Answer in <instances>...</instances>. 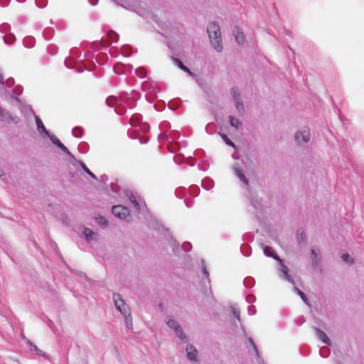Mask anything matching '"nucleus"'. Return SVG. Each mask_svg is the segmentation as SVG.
I'll use <instances>...</instances> for the list:
<instances>
[{
	"instance_id": "12",
	"label": "nucleus",
	"mask_w": 364,
	"mask_h": 364,
	"mask_svg": "<svg viewBox=\"0 0 364 364\" xmlns=\"http://www.w3.org/2000/svg\"><path fill=\"white\" fill-rule=\"evenodd\" d=\"M108 37L112 42H117L119 39V36L114 31L108 32Z\"/></svg>"
},
{
	"instance_id": "4",
	"label": "nucleus",
	"mask_w": 364,
	"mask_h": 364,
	"mask_svg": "<svg viewBox=\"0 0 364 364\" xmlns=\"http://www.w3.org/2000/svg\"><path fill=\"white\" fill-rule=\"evenodd\" d=\"M310 132L309 129H304L302 132H297L295 134V140L298 144L305 143L309 141Z\"/></svg>"
},
{
	"instance_id": "23",
	"label": "nucleus",
	"mask_w": 364,
	"mask_h": 364,
	"mask_svg": "<svg viewBox=\"0 0 364 364\" xmlns=\"http://www.w3.org/2000/svg\"><path fill=\"white\" fill-rule=\"evenodd\" d=\"M130 200L137 209L139 208V204L134 196L130 197Z\"/></svg>"
},
{
	"instance_id": "26",
	"label": "nucleus",
	"mask_w": 364,
	"mask_h": 364,
	"mask_svg": "<svg viewBox=\"0 0 364 364\" xmlns=\"http://www.w3.org/2000/svg\"><path fill=\"white\" fill-rule=\"evenodd\" d=\"M223 138L225 140V141L228 144L234 146V144L232 143V141H231L225 135H223Z\"/></svg>"
},
{
	"instance_id": "10",
	"label": "nucleus",
	"mask_w": 364,
	"mask_h": 364,
	"mask_svg": "<svg viewBox=\"0 0 364 364\" xmlns=\"http://www.w3.org/2000/svg\"><path fill=\"white\" fill-rule=\"evenodd\" d=\"M175 60H176L177 65H178V67L181 70H183V71L188 73L190 75H193V73H191V71L186 66H185L180 60L175 59Z\"/></svg>"
},
{
	"instance_id": "21",
	"label": "nucleus",
	"mask_w": 364,
	"mask_h": 364,
	"mask_svg": "<svg viewBox=\"0 0 364 364\" xmlns=\"http://www.w3.org/2000/svg\"><path fill=\"white\" fill-rule=\"evenodd\" d=\"M297 292L298 294L300 295L301 298L302 299V300L306 304H309V302H308V299L307 297L306 296V295L304 294V292H302L301 291H300L299 289H297Z\"/></svg>"
},
{
	"instance_id": "1",
	"label": "nucleus",
	"mask_w": 364,
	"mask_h": 364,
	"mask_svg": "<svg viewBox=\"0 0 364 364\" xmlns=\"http://www.w3.org/2000/svg\"><path fill=\"white\" fill-rule=\"evenodd\" d=\"M207 31L210 43L214 48L216 51L221 52L223 46L220 26L215 23H211L208 26Z\"/></svg>"
},
{
	"instance_id": "33",
	"label": "nucleus",
	"mask_w": 364,
	"mask_h": 364,
	"mask_svg": "<svg viewBox=\"0 0 364 364\" xmlns=\"http://www.w3.org/2000/svg\"><path fill=\"white\" fill-rule=\"evenodd\" d=\"M78 132L77 133H75V135H77V134H79V132H80V129H77Z\"/></svg>"
},
{
	"instance_id": "13",
	"label": "nucleus",
	"mask_w": 364,
	"mask_h": 364,
	"mask_svg": "<svg viewBox=\"0 0 364 364\" xmlns=\"http://www.w3.org/2000/svg\"><path fill=\"white\" fill-rule=\"evenodd\" d=\"M36 124L38 130L41 129L43 132H46V134H48L42 121L38 117H36Z\"/></svg>"
},
{
	"instance_id": "20",
	"label": "nucleus",
	"mask_w": 364,
	"mask_h": 364,
	"mask_svg": "<svg viewBox=\"0 0 364 364\" xmlns=\"http://www.w3.org/2000/svg\"><path fill=\"white\" fill-rule=\"evenodd\" d=\"M82 167L83 170H84L87 173H88V174L92 177V178H95V179L96 178L95 175L92 172H91V171H90V169H89V168H87L85 164H82Z\"/></svg>"
},
{
	"instance_id": "8",
	"label": "nucleus",
	"mask_w": 364,
	"mask_h": 364,
	"mask_svg": "<svg viewBox=\"0 0 364 364\" xmlns=\"http://www.w3.org/2000/svg\"><path fill=\"white\" fill-rule=\"evenodd\" d=\"M83 234L85 235L87 240H95L97 237V234L92 231L90 228H85L83 230Z\"/></svg>"
},
{
	"instance_id": "24",
	"label": "nucleus",
	"mask_w": 364,
	"mask_h": 364,
	"mask_svg": "<svg viewBox=\"0 0 364 364\" xmlns=\"http://www.w3.org/2000/svg\"><path fill=\"white\" fill-rule=\"evenodd\" d=\"M60 149L64 151L65 154H68V155H70V152L69 151V150L68 149V148L63 144H61Z\"/></svg>"
},
{
	"instance_id": "27",
	"label": "nucleus",
	"mask_w": 364,
	"mask_h": 364,
	"mask_svg": "<svg viewBox=\"0 0 364 364\" xmlns=\"http://www.w3.org/2000/svg\"><path fill=\"white\" fill-rule=\"evenodd\" d=\"M341 257L343 259V261L348 262V260L350 259V255L348 253H346V254H343Z\"/></svg>"
},
{
	"instance_id": "34",
	"label": "nucleus",
	"mask_w": 364,
	"mask_h": 364,
	"mask_svg": "<svg viewBox=\"0 0 364 364\" xmlns=\"http://www.w3.org/2000/svg\"><path fill=\"white\" fill-rule=\"evenodd\" d=\"M78 132L77 133H75V135H77V134H79V132H80V129H77Z\"/></svg>"
},
{
	"instance_id": "11",
	"label": "nucleus",
	"mask_w": 364,
	"mask_h": 364,
	"mask_svg": "<svg viewBox=\"0 0 364 364\" xmlns=\"http://www.w3.org/2000/svg\"><path fill=\"white\" fill-rule=\"evenodd\" d=\"M235 39L238 43L242 44L245 41V36L242 32L237 31L235 35Z\"/></svg>"
},
{
	"instance_id": "28",
	"label": "nucleus",
	"mask_w": 364,
	"mask_h": 364,
	"mask_svg": "<svg viewBox=\"0 0 364 364\" xmlns=\"http://www.w3.org/2000/svg\"><path fill=\"white\" fill-rule=\"evenodd\" d=\"M34 350L36 351L37 354H41V350L38 348L36 346H33Z\"/></svg>"
},
{
	"instance_id": "25",
	"label": "nucleus",
	"mask_w": 364,
	"mask_h": 364,
	"mask_svg": "<svg viewBox=\"0 0 364 364\" xmlns=\"http://www.w3.org/2000/svg\"><path fill=\"white\" fill-rule=\"evenodd\" d=\"M60 149L64 151L65 154H68V155H70V152L69 151V150L68 149V148L63 144H61Z\"/></svg>"
},
{
	"instance_id": "18",
	"label": "nucleus",
	"mask_w": 364,
	"mask_h": 364,
	"mask_svg": "<svg viewBox=\"0 0 364 364\" xmlns=\"http://www.w3.org/2000/svg\"><path fill=\"white\" fill-rule=\"evenodd\" d=\"M50 140L54 144H55L59 148L60 147L61 144H63V143H61V141L55 136H52L50 137Z\"/></svg>"
},
{
	"instance_id": "22",
	"label": "nucleus",
	"mask_w": 364,
	"mask_h": 364,
	"mask_svg": "<svg viewBox=\"0 0 364 364\" xmlns=\"http://www.w3.org/2000/svg\"><path fill=\"white\" fill-rule=\"evenodd\" d=\"M96 220L98 221L99 223H100V224H102L103 225H107V221L106 220V219H105L102 216H99L98 218H96Z\"/></svg>"
},
{
	"instance_id": "32",
	"label": "nucleus",
	"mask_w": 364,
	"mask_h": 364,
	"mask_svg": "<svg viewBox=\"0 0 364 364\" xmlns=\"http://www.w3.org/2000/svg\"><path fill=\"white\" fill-rule=\"evenodd\" d=\"M78 132L77 133H75V135H77V134H79V132H80V129H77Z\"/></svg>"
},
{
	"instance_id": "30",
	"label": "nucleus",
	"mask_w": 364,
	"mask_h": 364,
	"mask_svg": "<svg viewBox=\"0 0 364 364\" xmlns=\"http://www.w3.org/2000/svg\"><path fill=\"white\" fill-rule=\"evenodd\" d=\"M234 314L235 315L236 318L237 319H240L239 314L236 313V311H234Z\"/></svg>"
},
{
	"instance_id": "17",
	"label": "nucleus",
	"mask_w": 364,
	"mask_h": 364,
	"mask_svg": "<svg viewBox=\"0 0 364 364\" xmlns=\"http://www.w3.org/2000/svg\"><path fill=\"white\" fill-rule=\"evenodd\" d=\"M106 102L108 106L113 107L116 102V98L114 97H109L107 99Z\"/></svg>"
},
{
	"instance_id": "35",
	"label": "nucleus",
	"mask_w": 364,
	"mask_h": 364,
	"mask_svg": "<svg viewBox=\"0 0 364 364\" xmlns=\"http://www.w3.org/2000/svg\"><path fill=\"white\" fill-rule=\"evenodd\" d=\"M3 175V173L1 171V170H0V176H1Z\"/></svg>"
},
{
	"instance_id": "2",
	"label": "nucleus",
	"mask_w": 364,
	"mask_h": 364,
	"mask_svg": "<svg viewBox=\"0 0 364 364\" xmlns=\"http://www.w3.org/2000/svg\"><path fill=\"white\" fill-rule=\"evenodd\" d=\"M113 299L117 309L123 314L127 316L129 314L130 310L129 306L125 304L119 294H114Z\"/></svg>"
},
{
	"instance_id": "31",
	"label": "nucleus",
	"mask_w": 364,
	"mask_h": 364,
	"mask_svg": "<svg viewBox=\"0 0 364 364\" xmlns=\"http://www.w3.org/2000/svg\"><path fill=\"white\" fill-rule=\"evenodd\" d=\"M312 255H314L315 256L317 255L315 250H311Z\"/></svg>"
},
{
	"instance_id": "16",
	"label": "nucleus",
	"mask_w": 364,
	"mask_h": 364,
	"mask_svg": "<svg viewBox=\"0 0 364 364\" xmlns=\"http://www.w3.org/2000/svg\"><path fill=\"white\" fill-rule=\"evenodd\" d=\"M135 73L136 75L141 78L144 77L146 75V70L142 68H137Z\"/></svg>"
},
{
	"instance_id": "3",
	"label": "nucleus",
	"mask_w": 364,
	"mask_h": 364,
	"mask_svg": "<svg viewBox=\"0 0 364 364\" xmlns=\"http://www.w3.org/2000/svg\"><path fill=\"white\" fill-rule=\"evenodd\" d=\"M112 213L120 219H125L129 215V210L127 208L122 205H114L112 209Z\"/></svg>"
},
{
	"instance_id": "19",
	"label": "nucleus",
	"mask_w": 364,
	"mask_h": 364,
	"mask_svg": "<svg viewBox=\"0 0 364 364\" xmlns=\"http://www.w3.org/2000/svg\"><path fill=\"white\" fill-rule=\"evenodd\" d=\"M237 176L240 178V180L242 181L245 184L247 185L248 181L246 178V177L245 176V175L242 173H241L240 171H237Z\"/></svg>"
},
{
	"instance_id": "36",
	"label": "nucleus",
	"mask_w": 364,
	"mask_h": 364,
	"mask_svg": "<svg viewBox=\"0 0 364 364\" xmlns=\"http://www.w3.org/2000/svg\"><path fill=\"white\" fill-rule=\"evenodd\" d=\"M267 249H268L267 247H266V248L264 249V252H265V253H266V254H267Z\"/></svg>"
},
{
	"instance_id": "15",
	"label": "nucleus",
	"mask_w": 364,
	"mask_h": 364,
	"mask_svg": "<svg viewBox=\"0 0 364 364\" xmlns=\"http://www.w3.org/2000/svg\"><path fill=\"white\" fill-rule=\"evenodd\" d=\"M125 318V323L128 328L132 329V320L130 318V314L127 316H124Z\"/></svg>"
},
{
	"instance_id": "9",
	"label": "nucleus",
	"mask_w": 364,
	"mask_h": 364,
	"mask_svg": "<svg viewBox=\"0 0 364 364\" xmlns=\"http://www.w3.org/2000/svg\"><path fill=\"white\" fill-rule=\"evenodd\" d=\"M232 95L235 102L236 107L238 109L240 112H242L243 111V105L242 103L240 102L239 98L237 97V93L235 91V90H232Z\"/></svg>"
},
{
	"instance_id": "29",
	"label": "nucleus",
	"mask_w": 364,
	"mask_h": 364,
	"mask_svg": "<svg viewBox=\"0 0 364 364\" xmlns=\"http://www.w3.org/2000/svg\"><path fill=\"white\" fill-rule=\"evenodd\" d=\"M203 272V274L205 275V277L208 278L209 277V273L207 271V269L205 268H204Z\"/></svg>"
},
{
	"instance_id": "7",
	"label": "nucleus",
	"mask_w": 364,
	"mask_h": 364,
	"mask_svg": "<svg viewBox=\"0 0 364 364\" xmlns=\"http://www.w3.org/2000/svg\"><path fill=\"white\" fill-rule=\"evenodd\" d=\"M315 331L316 333L317 337L321 341H322L323 343H324L325 344H327V345H330L331 344L330 339L328 338L327 335L323 331H321L320 329H318V328H316Z\"/></svg>"
},
{
	"instance_id": "6",
	"label": "nucleus",
	"mask_w": 364,
	"mask_h": 364,
	"mask_svg": "<svg viewBox=\"0 0 364 364\" xmlns=\"http://www.w3.org/2000/svg\"><path fill=\"white\" fill-rule=\"evenodd\" d=\"M187 356L191 360H196L198 351L193 345H188L186 347Z\"/></svg>"
},
{
	"instance_id": "14",
	"label": "nucleus",
	"mask_w": 364,
	"mask_h": 364,
	"mask_svg": "<svg viewBox=\"0 0 364 364\" xmlns=\"http://www.w3.org/2000/svg\"><path fill=\"white\" fill-rule=\"evenodd\" d=\"M229 119H230V123L231 126H232L235 128H237L240 124L239 120L232 116H230Z\"/></svg>"
},
{
	"instance_id": "5",
	"label": "nucleus",
	"mask_w": 364,
	"mask_h": 364,
	"mask_svg": "<svg viewBox=\"0 0 364 364\" xmlns=\"http://www.w3.org/2000/svg\"><path fill=\"white\" fill-rule=\"evenodd\" d=\"M167 325L171 328H173L175 329L176 333H177V336H178V338L181 340H184L186 339V336L183 334V331H182V329L181 328V327L177 324L176 321H174V320H169L168 321H167Z\"/></svg>"
}]
</instances>
